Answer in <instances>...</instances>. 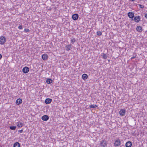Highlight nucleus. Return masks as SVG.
Listing matches in <instances>:
<instances>
[{
    "label": "nucleus",
    "instance_id": "f257e3e1",
    "mask_svg": "<svg viewBox=\"0 0 147 147\" xmlns=\"http://www.w3.org/2000/svg\"><path fill=\"white\" fill-rule=\"evenodd\" d=\"M24 122L22 121H19L16 123V125L15 126H10V129H16V127L19 128L22 127L24 125Z\"/></svg>",
    "mask_w": 147,
    "mask_h": 147
},
{
    "label": "nucleus",
    "instance_id": "f03ea898",
    "mask_svg": "<svg viewBox=\"0 0 147 147\" xmlns=\"http://www.w3.org/2000/svg\"><path fill=\"white\" fill-rule=\"evenodd\" d=\"M6 38L5 36H2L0 37V43L1 45L4 44L6 42Z\"/></svg>",
    "mask_w": 147,
    "mask_h": 147
},
{
    "label": "nucleus",
    "instance_id": "7ed1b4c3",
    "mask_svg": "<svg viewBox=\"0 0 147 147\" xmlns=\"http://www.w3.org/2000/svg\"><path fill=\"white\" fill-rule=\"evenodd\" d=\"M114 145L116 146H119L121 145V142L119 139L116 140L114 143Z\"/></svg>",
    "mask_w": 147,
    "mask_h": 147
},
{
    "label": "nucleus",
    "instance_id": "20e7f679",
    "mask_svg": "<svg viewBox=\"0 0 147 147\" xmlns=\"http://www.w3.org/2000/svg\"><path fill=\"white\" fill-rule=\"evenodd\" d=\"M127 15L129 18L132 19L133 20L134 19L133 18L134 17V13L132 12H129L127 13Z\"/></svg>",
    "mask_w": 147,
    "mask_h": 147
},
{
    "label": "nucleus",
    "instance_id": "39448f33",
    "mask_svg": "<svg viewBox=\"0 0 147 147\" xmlns=\"http://www.w3.org/2000/svg\"><path fill=\"white\" fill-rule=\"evenodd\" d=\"M107 145L106 141L105 140H102L100 143V147H105Z\"/></svg>",
    "mask_w": 147,
    "mask_h": 147
},
{
    "label": "nucleus",
    "instance_id": "423d86ee",
    "mask_svg": "<svg viewBox=\"0 0 147 147\" xmlns=\"http://www.w3.org/2000/svg\"><path fill=\"white\" fill-rule=\"evenodd\" d=\"M29 71V68L28 67H25L22 69V71L24 73L26 74Z\"/></svg>",
    "mask_w": 147,
    "mask_h": 147
},
{
    "label": "nucleus",
    "instance_id": "0eeeda50",
    "mask_svg": "<svg viewBox=\"0 0 147 147\" xmlns=\"http://www.w3.org/2000/svg\"><path fill=\"white\" fill-rule=\"evenodd\" d=\"M126 112V110L125 109H121L119 112L120 115L122 116H124Z\"/></svg>",
    "mask_w": 147,
    "mask_h": 147
},
{
    "label": "nucleus",
    "instance_id": "6e6552de",
    "mask_svg": "<svg viewBox=\"0 0 147 147\" xmlns=\"http://www.w3.org/2000/svg\"><path fill=\"white\" fill-rule=\"evenodd\" d=\"M140 17L139 16H135L134 18V21L137 22H139L140 21Z\"/></svg>",
    "mask_w": 147,
    "mask_h": 147
},
{
    "label": "nucleus",
    "instance_id": "1a4fd4ad",
    "mask_svg": "<svg viewBox=\"0 0 147 147\" xmlns=\"http://www.w3.org/2000/svg\"><path fill=\"white\" fill-rule=\"evenodd\" d=\"M79 17V16L77 14H75L72 16V18L73 20H78Z\"/></svg>",
    "mask_w": 147,
    "mask_h": 147
},
{
    "label": "nucleus",
    "instance_id": "9d476101",
    "mask_svg": "<svg viewBox=\"0 0 147 147\" xmlns=\"http://www.w3.org/2000/svg\"><path fill=\"white\" fill-rule=\"evenodd\" d=\"M42 119L44 121H47L49 119V117L47 115H44L42 117Z\"/></svg>",
    "mask_w": 147,
    "mask_h": 147
},
{
    "label": "nucleus",
    "instance_id": "9b49d317",
    "mask_svg": "<svg viewBox=\"0 0 147 147\" xmlns=\"http://www.w3.org/2000/svg\"><path fill=\"white\" fill-rule=\"evenodd\" d=\"M52 100V99L51 98H46L45 100V102L46 104H49L51 102Z\"/></svg>",
    "mask_w": 147,
    "mask_h": 147
},
{
    "label": "nucleus",
    "instance_id": "f8f14e48",
    "mask_svg": "<svg viewBox=\"0 0 147 147\" xmlns=\"http://www.w3.org/2000/svg\"><path fill=\"white\" fill-rule=\"evenodd\" d=\"M42 58L43 60H46L48 59V55L47 54H43L42 55Z\"/></svg>",
    "mask_w": 147,
    "mask_h": 147
},
{
    "label": "nucleus",
    "instance_id": "ddd939ff",
    "mask_svg": "<svg viewBox=\"0 0 147 147\" xmlns=\"http://www.w3.org/2000/svg\"><path fill=\"white\" fill-rule=\"evenodd\" d=\"M66 49L67 51L70 50L72 49L71 46V45H66L65 46Z\"/></svg>",
    "mask_w": 147,
    "mask_h": 147
},
{
    "label": "nucleus",
    "instance_id": "4468645a",
    "mask_svg": "<svg viewBox=\"0 0 147 147\" xmlns=\"http://www.w3.org/2000/svg\"><path fill=\"white\" fill-rule=\"evenodd\" d=\"M22 102V100L21 99L19 98L18 99L16 100V103L17 105H19L21 104Z\"/></svg>",
    "mask_w": 147,
    "mask_h": 147
},
{
    "label": "nucleus",
    "instance_id": "2eb2a0df",
    "mask_svg": "<svg viewBox=\"0 0 147 147\" xmlns=\"http://www.w3.org/2000/svg\"><path fill=\"white\" fill-rule=\"evenodd\" d=\"M132 146V143L130 141H128L125 144V146L126 147H131Z\"/></svg>",
    "mask_w": 147,
    "mask_h": 147
},
{
    "label": "nucleus",
    "instance_id": "dca6fc26",
    "mask_svg": "<svg viewBox=\"0 0 147 147\" xmlns=\"http://www.w3.org/2000/svg\"><path fill=\"white\" fill-rule=\"evenodd\" d=\"M82 78L84 80L87 79L88 78V76L86 74H84L82 75Z\"/></svg>",
    "mask_w": 147,
    "mask_h": 147
},
{
    "label": "nucleus",
    "instance_id": "f3484780",
    "mask_svg": "<svg viewBox=\"0 0 147 147\" xmlns=\"http://www.w3.org/2000/svg\"><path fill=\"white\" fill-rule=\"evenodd\" d=\"M20 144L18 142H16L13 144V147H20Z\"/></svg>",
    "mask_w": 147,
    "mask_h": 147
},
{
    "label": "nucleus",
    "instance_id": "a211bd4d",
    "mask_svg": "<svg viewBox=\"0 0 147 147\" xmlns=\"http://www.w3.org/2000/svg\"><path fill=\"white\" fill-rule=\"evenodd\" d=\"M137 30L139 32H141L142 31V28L140 26H138L136 28Z\"/></svg>",
    "mask_w": 147,
    "mask_h": 147
},
{
    "label": "nucleus",
    "instance_id": "6ab92c4d",
    "mask_svg": "<svg viewBox=\"0 0 147 147\" xmlns=\"http://www.w3.org/2000/svg\"><path fill=\"white\" fill-rule=\"evenodd\" d=\"M52 81V80L50 79H48L46 80L47 83L49 84L51 83Z\"/></svg>",
    "mask_w": 147,
    "mask_h": 147
},
{
    "label": "nucleus",
    "instance_id": "aec40b11",
    "mask_svg": "<svg viewBox=\"0 0 147 147\" xmlns=\"http://www.w3.org/2000/svg\"><path fill=\"white\" fill-rule=\"evenodd\" d=\"M97 107V106L96 105H89V107L90 108H96V107Z\"/></svg>",
    "mask_w": 147,
    "mask_h": 147
},
{
    "label": "nucleus",
    "instance_id": "412c9836",
    "mask_svg": "<svg viewBox=\"0 0 147 147\" xmlns=\"http://www.w3.org/2000/svg\"><path fill=\"white\" fill-rule=\"evenodd\" d=\"M102 58L104 59H106L107 58V55L105 53H103L102 54Z\"/></svg>",
    "mask_w": 147,
    "mask_h": 147
},
{
    "label": "nucleus",
    "instance_id": "4be33fe9",
    "mask_svg": "<svg viewBox=\"0 0 147 147\" xmlns=\"http://www.w3.org/2000/svg\"><path fill=\"white\" fill-rule=\"evenodd\" d=\"M97 35L98 36H100L102 35V32L100 31H97L96 32Z\"/></svg>",
    "mask_w": 147,
    "mask_h": 147
},
{
    "label": "nucleus",
    "instance_id": "5701e85b",
    "mask_svg": "<svg viewBox=\"0 0 147 147\" xmlns=\"http://www.w3.org/2000/svg\"><path fill=\"white\" fill-rule=\"evenodd\" d=\"M76 42V40L74 38H73L71 39V42L72 44H73L74 42Z\"/></svg>",
    "mask_w": 147,
    "mask_h": 147
},
{
    "label": "nucleus",
    "instance_id": "b1692460",
    "mask_svg": "<svg viewBox=\"0 0 147 147\" xmlns=\"http://www.w3.org/2000/svg\"><path fill=\"white\" fill-rule=\"evenodd\" d=\"M24 32H30V30L28 29L25 28L24 29Z\"/></svg>",
    "mask_w": 147,
    "mask_h": 147
},
{
    "label": "nucleus",
    "instance_id": "393cba45",
    "mask_svg": "<svg viewBox=\"0 0 147 147\" xmlns=\"http://www.w3.org/2000/svg\"><path fill=\"white\" fill-rule=\"evenodd\" d=\"M138 5H139V7H140V8H143L144 7V6L143 5H141V4H139Z\"/></svg>",
    "mask_w": 147,
    "mask_h": 147
},
{
    "label": "nucleus",
    "instance_id": "a878e982",
    "mask_svg": "<svg viewBox=\"0 0 147 147\" xmlns=\"http://www.w3.org/2000/svg\"><path fill=\"white\" fill-rule=\"evenodd\" d=\"M18 28L20 29H22L23 28L22 26V25H21L19 26L18 27Z\"/></svg>",
    "mask_w": 147,
    "mask_h": 147
},
{
    "label": "nucleus",
    "instance_id": "bb28decb",
    "mask_svg": "<svg viewBox=\"0 0 147 147\" xmlns=\"http://www.w3.org/2000/svg\"><path fill=\"white\" fill-rule=\"evenodd\" d=\"M23 130L22 129V130H19L18 131V132L20 133H22L23 132Z\"/></svg>",
    "mask_w": 147,
    "mask_h": 147
},
{
    "label": "nucleus",
    "instance_id": "cd10ccee",
    "mask_svg": "<svg viewBox=\"0 0 147 147\" xmlns=\"http://www.w3.org/2000/svg\"><path fill=\"white\" fill-rule=\"evenodd\" d=\"M136 58V56H133V57H132L131 58V59H134L135 58Z\"/></svg>",
    "mask_w": 147,
    "mask_h": 147
},
{
    "label": "nucleus",
    "instance_id": "c85d7f7f",
    "mask_svg": "<svg viewBox=\"0 0 147 147\" xmlns=\"http://www.w3.org/2000/svg\"><path fill=\"white\" fill-rule=\"evenodd\" d=\"M145 17L146 18H147V13L145 14Z\"/></svg>",
    "mask_w": 147,
    "mask_h": 147
},
{
    "label": "nucleus",
    "instance_id": "c756f323",
    "mask_svg": "<svg viewBox=\"0 0 147 147\" xmlns=\"http://www.w3.org/2000/svg\"><path fill=\"white\" fill-rule=\"evenodd\" d=\"M2 58V55L1 54H0V59H1Z\"/></svg>",
    "mask_w": 147,
    "mask_h": 147
},
{
    "label": "nucleus",
    "instance_id": "7c9ffc66",
    "mask_svg": "<svg viewBox=\"0 0 147 147\" xmlns=\"http://www.w3.org/2000/svg\"><path fill=\"white\" fill-rule=\"evenodd\" d=\"M135 131H133L132 133L134 134L135 133Z\"/></svg>",
    "mask_w": 147,
    "mask_h": 147
},
{
    "label": "nucleus",
    "instance_id": "2f4dec72",
    "mask_svg": "<svg viewBox=\"0 0 147 147\" xmlns=\"http://www.w3.org/2000/svg\"><path fill=\"white\" fill-rule=\"evenodd\" d=\"M89 131V132H91V133H94V132H93V131Z\"/></svg>",
    "mask_w": 147,
    "mask_h": 147
},
{
    "label": "nucleus",
    "instance_id": "473e14b6",
    "mask_svg": "<svg viewBox=\"0 0 147 147\" xmlns=\"http://www.w3.org/2000/svg\"><path fill=\"white\" fill-rule=\"evenodd\" d=\"M135 0H131V1H134Z\"/></svg>",
    "mask_w": 147,
    "mask_h": 147
},
{
    "label": "nucleus",
    "instance_id": "72a5a7b5",
    "mask_svg": "<svg viewBox=\"0 0 147 147\" xmlns=\"http://www.w3.org/2000/svg\"><path fill=\"white\" fill-rule=\"evenodd\" d=\"M1 102H0V105L1 104Z\"/></svg>",
    "mask_w": 147,
    "mask_h": 147
}]
</instances>
